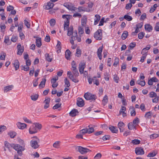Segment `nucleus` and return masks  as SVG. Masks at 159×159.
<instances>
[{"label": "nucleus", "instance_id": "nucleus-1", "mask_svg": "<svg viewBox=\"0 0 159 159\" xmlns=\"http://www.w3.org/2000/svg\"><path fill=\"white\" fill-rule=\"evenodd\" d=\"M72 72L70 71H68L67 72V75L68 78L73 82L76 83L79 82V80L77 77L79 75V73L77 68L71 69Z\"/></svg>", "mask_w": 159, "mask_h": 159}, {"label": "nucleus", "instance_id": "nucleus-2", "mask_svg": "<svg viewBox=\"0 0 159 159\" xmlns=\"http://www.w3.org/2000/svg\"><path fill=\"white\" fill-rule=\"evenodd\" d=\"M12 145V148L17 151V153L20 156L22 155V152L25 150L24 147L20 146L19 144L13 143Z\"/></svg>", "mask_w": 159, "mask_h": 159}, {"label": "nucleus", "instance_id": "nucleus-3", "mask_svg": "<svg viewBox=\"0 0 159 159\" xmlns=\"http://www.w3.org/2000/svg\"><path fill=\"white\" fill-rule=\"evenodd\" d=\"M33 138L30 142V145L34 149H36L39 147L38 143L40 141L39 139L36 136L34 137Z\"/></svg>", "mask_w": 159, "mask_h": 159}, {"label": "nucleus", "instance_id": "nucleus-4", "mask_svg": "<svg viewBox=\"0 0 159 159\" xmlns=\"http://www.w3.org/2000/svg\"><path fill=\"white\" fill-rule=\"evenodd\" d=\"M71 16L69 15H63L62 16V17L63 19H66V20L65 21V23L64 25V30H68V27L69 24V20Z\"/></svg>", "mask_w": 159, "mask_h": 159}, {"label": "nucleus", "instance_id": "nucleus-5", "mask_svg": "<svg viewBox=\"0 0 159 159\" xmlns=\"http://www.w3.org/2000/svg\"><path fill=\"white\" fill-rule=\"evenodd\" d=\"M84 97L87 100H91L92 101H94L97 98V97L95 95L87 93H85L84 95Z\"/></svg>", "mask_w": 159, "mask_h": 159}, {"label": "nucleus", "instance_id": "nucleus-6", "mask_svg": "<svg viewBox=\"0 0 159 159\" xmlns=\"http://www.w3.org/2000/svg\"><path fill=\"white\" fill-rule=\"evenodd\" d=\"M94 38L97 40H100L102 38V31L101 29L97 30L94 34Z\"/></svg>", "mask_w": 159, "mask_h": 159}, {"label": "nucleus", "instance_id": "nucleus-7", "mask_svg": "<svg viewBox=\"0 0 159 159\" xmlns=\"http://www.w3.org/2000/svg\"><path fill=\"white\" fill-rule=\"evenodd\" d=\"M76 149H77L78 151L82 154H85L87 152L90 151L89 149L87 148L81 146H77Z\"/></svg>", "mask_w": 159, "mask_h": 159}, {"label": "nucleus", "instance_id": "nucleus-8", "mask_svg": "<svg viewBox=\"0 0 159 159\" xmlns=\"http://www.w3.org/2000/svg\"><path fill=\"white\" fill-rule=\"evenodd\" d=\"M38 132V130L37 128H35V126L33 124L30 126L29 129V132L30 134H33L36 133Z\"/></svg>", "mask_w": 159, "mask_h": 159}, {"label": "nucleus", "instance_id": "nucleus-9", "mask_svg": "<svg viewBox=\"0 0 159 159\" xmlns=\"http://www.w3.org/2000/svg\"><path fill=\"white\" fill-rule=\"evenodd\" d=\"M58 77L56 75L54 78L51 80V83L52 84V87L53 88H56L58 84L56 83V81L58 80Z\"/></svg>", "mask_w": 159, "mask_h": 159}, {"label": "nucleus", "instance_id": "nucleus-10", "mask_svg": "<svg viewBox=\"0 0 159 159\" xmlns=\"http://www.w3.org/2000/svg\"><path fill=\"white\" fill-rule=\"evenodd\" d=\"M18 51L17 54L19 55H21L24 52V48L23 47H21L20 43L18 44L17 46Z\"/></svg>", "mask_w": 159, "mask_h": 159}, {"label": "nucleus", "instance_id": "nucleus-11", "mask_svg": "<svg viewBox=\"0 0 159 159\" xmlns=\"http://www.w3.org/2000/svg\"><path fill=\"white\" fill-rule=\"evenodd\" d=\"M85 64L84 62L80 63L79 65V71L81 74L83 73L84 69L85 67Z\"/></svg>", "mask_w": 159, "mask_h": 159}, {"label": "nucleus", "instance_id": "nucleus-12", "mask_svg": "<svg viewBox=\"0 0 159 159\" xmlns=\"http://www.w3.org/2000/svg\"><path fill=\"white\" fill-rule=\"evenodd\" d=\"M135 153L137 155H143L144 153V151L142 148H136L135 149Z\"/></svg>", "mask_w": 159, "mask_h": 159}, {"label": "nucleus", "instance_id": "nucleus-13", "mask_svg": "<svg viewBox=\"0 0 159 159\" xmlns=\"http://www.w3.org/2000/svg\"><path fill=\"white\" fill-rule=\"evenodd\" d=\"M63 5L68 9L71 11H75L77 9V8L76 7H75L70 5L67 3H64Z\"/></svg>", "mask_w": 159, "mask_h": 159}, {"label": "nucleus", "instance_id": "nucleus-14", "mask_svg": "<svg viewBox=\"0 0 159 159\" xmlns=\"http://www.w3.org/2000/svg\"><path fill=\"white\" fill-rule=\"evenodd\" d=\"M77 105L79 107H82L84 104L83 99L81 98H78L77 101Z\"/></svg>", "mask_w": 159, "mask_h": 159}, {"label": "nucleus", "instance_id": "nucleus-15", "mask_svg": "<svg viewBox=\"0 0 159 159\" xmlns=\"http://www.w3.org/2000/svg\"><path fill=\"white\" fill-rule=\"evenodd\" d=\"M16 125L18 128L21 129H25L26 127L27 126V125L25 124L21 123L20 122H18L16 123Z\"/></svg>", "mask_w": 159, "mask_h": 159}, {"label": "nucleus", "instance_id": "nucleus-16", "mask_svg": "<svg viewBox=\"0 0 159 159\" xmlns=\"http://www.w3.org/2000/svg\"><path fill=\"white\" fill-rule=\"evenodd\" d=\"M50 99L49 98H46L45 100L43 101V102L45 104L44 106V108L45 109H47L49 107Z\"/></svg>", "mask_w": 159, "mask_h": 159}, {"label": "nucleus", "instance_id": "nucleus-17", "mask_svg": "<svg viewBox=\"0 0 159 159\" xmlns=\"http://www.w3.org/2000/svg\"><path fill=\"white\" fill-rule=\"evenodd\" d=\"M14 86L11 85L7 86H6L4 88V93H7L8 92L11 90L13 88Z\"/></svg>", "mask_w": 159, "mask_h": 159}, {"label": "nucleus", "instance_id": "nucleus-18", "mask_svg": "<svg viewBox=\"0 0 159 159\" xmlns=\"http://www.w3.org/2000/svg\"><path fill=\"white\" fill-rule=\"evenodd\" d=\"M78 9L80 12L81 11H87L89 12L90 11V10L89 9H88L87 8H85L83 7L80 6L78 7Z\"/></svg>", "mask_w": 159, "mask_h": 159}, {"label": "nucleus", "instance_id": "nucleus-19", "mask_svg": "<svg viewBox=\"0 0 159 159\" xmlns=\"http://www.w3.org/2000/svg\"><path fill=\"white\" fill-rule=\"evenodd\" d=\"M78 111L77 109H73L70 112V115L72 117L75 116L76 115V113H78Z\"/></svg>", "mask_w": 159, "mask_h": 159}, {"label": "nucleus", "instance_id": "nucleus-20", "mask_svg": "<svg viewBox=\"0 0 159 159\" xmlns=\"http://www.w3.org/2000/svg\"><path fill=\"white\" fill-rule=\"evenodd\" d=\"M109 128L112 133H117L118 132V129L117 128L114 126H110Z\"/></svg>", "mask_w": 159, "mask_h": 159}, {"label": "nucleus", "instance_id": "nucleus-21", "mask_svg": "<svg viewBox=\"0 0 159 159\" xmlns=\"http://www.w3.org/2000/svg\"><path fill=\"white\" fill-rule=\"evenodd\" d=\"M46 81V79L45 78H44L42 79V80L39 85V88H43L44 87Z\"/></svg>", "mask_w": 159, "mask_h": 159}, {"label": "nucleus", "instance_id": "nucleus-22", "mask_svg": "<svg viewBox=\"0 0 159 159\" xmlns=\"http://www.w3.org/2000/svg\"><path fill=\"white\" fill-rule=\"evenodd\" d=\"M100 16L98 15H96L95 16L94 18V25H97L100 19Z\"/></svg>", "mask_w": 159, "mask_h": 159}, {"label": "nucleus", "instance_id": "nucleus-23", "mask_svg": "<svg viewBox=\"0 0 159 159\" xmlns=\"http://www.w3.org/2000/svg\"><path fill=\"white\" fill-rule=\"evenodd\" d=\"M13 64L15 67V70H17L19 69V63L18 60H15Z\"/></svg>", "mask_w": 159, "mask_h": 159}, {"label": "nucleus", "instance_id": "nucleus-24", "mask_svg": "<svg viewBox=\"0 0 159 159\" xmlns=\"http://www.w3.org/2000/svg\"><path fill=\"white\" fill-rule=\"evenodd\" d=\"M54 6V4L51 2H49L47 3V5L46 6L45 9L48 10L52 8Z\"/></svg>", "mask_w": 159, "mask_h": 159}, {"label": "nucleus", "instance_id": "nucleus-25", "mask_svg": "<svg viewBox=\"0 0 159 159\" xmlns=\"http://www.w3.org/2000/svg\"><path fill=\"white\" fill-rule=\"evenodd\" d=\"M73 28L72 26H70L68 30V32L67 35L68 36H70L73 34Z\"/></svg>", "mask_w": 159, "mask_h": 159}, {"label": "nucleus", "instance_id": "nucleus-26", "mask_svg": "<svg viewBox=\"0 0 159 159\" xmlns=\"http://www.w3.org/2000/svg\"><path fill=\"white\" fill-rule=\"evenodd\" d=\"M41 41V38H39L36 39V45L38 48H40L42 45Z\"/></svg>", "mask_w": 159, "mask_h": 159}, {"label": "nucleus", "instance_id": "nucleus-27", "mask_svg": "<svg viewBox=\"0 0 159 159\" xmlns=\"http://www.w3.org/2000/svg\"><path fill=\"white\" fill-rule=\"evenodd\" d=\"M89 129L87 128V131L88 133L90 134L93 133L94 131V128L91 125H89L88 126Z\"/></svg>", "mask_w": 159, "mask_h": 159}, {"label": "nucleus", "instance_id": "nucleus-28", "mask_svg": "<svg viewBox=\"0 0 159 159\" xmlns=\"http://www.w3.org/2000/svg\"><path fill=\"white\" fill-rule=\"evenodd\" d=\"M128 35V31H124L121 35V38L123 40H124L126 39Z\"/></svg>", "mask_w": 159, "mask_h": 159}, {"label": "nucleus", "instance_id": "nucleus-29", "mask_svg": "<svg viewBox=\"0 0 159 159\" xmlns=\"http://www.w3.org/2000/svg\"><path fill=\"white\" fill-rule=\"evenodd\" d=\"M145 28L148 31L150 32L152 30V27L151 25L149 24L145 25Z\"/></svg>", "mask_w": 159, "mask_h": 159}, {"label": "nucleus", "instance_id": "nucleus-30", "mask_svg": "<svg viewBox=\"0 0 159 159\" xmlns=\"http://www.w3.org/2000/svg\"><path fill=\"white\" fill-rule=\"evenodd\" d=\"M61 42L59 41H57V43L56 46V48L57 49V51L58 52L59 51L60 52L61 51Z\"/></svg>", "mask_w": 159, "mask_h": 159}, {"label": "nucleus", "instance_id": "nucleus-31", "mask_svg": "<svg viewBox=\"0 0 159 159\" xmlns=\"http://www.w3.org/2000/svg\"><path fill=\"white\" fill-rule=\"evenodd\" d=\"M8 134L10 136L11 138H14L16 135V133L14 131H11L8 133Z\"/></svg>", "mask_w": 159, "mask_h": 159}, {"label": "nucleus", "instance_id": "nucleus-32", "mask_svg": "<svg viewBox=\"0 0 159 159\" xmlns=\"http://www.w3.org/2000/svg\"><path fill=\"white\" fill-rule=\"evenodd\" d=\"M108 102V98L107 95H106L104 97L103 99L102 100V104L104 106Z\"/></svg>", "mask_w": 159, "mask_h": 159}, {"label": "nucleus", "instance_id": "nucleus-33", "mask_svg": "<svg viewBox=\"0 0 159 159\" xmlns=\"http://www.w3.org/2000/svg\"><path fill=\"white\" fill-rule=\"evenodd\" d=\"M4 42L7 44L8 45H10L11 43L10 42L9 37L8 36H6L5 37Z\"/></svg>", "mask_w": 159, "mask_h": 159}, {"label": "nucleus", "instance_id": "nucleus-34", "mask_svg": "<svg viewBox=\"0 0 159 159\" xmlns=\"http://www.w3.org/2000/svg\"><path fill=\"white\" fill-rule=\"evenodd\" d=\"M33 125L35 126V128L38 129H40L42 127V125L39 123H34Z\"/></svg>", "mask_w": 159, "mask_h": 159}, {"label": "nucleus", "instance_id": "nucleus-35", "mask_svg": "<svg viewBox=\"0 0 159 159\" xmlns=\"http://www.w3.org/2000/svg\"><path fill=\"white\" fill-rule=\"evenodd\" d=\"M128 128L129 130H132L134 129H135L136 125H134L132 123H129L128 125Z\"/></svg>", "mask_w": 159, "mask_h": 159}, {"label": "nucleus", "instance_id": "nucleus-36", "mask_svg": "<svg viewBox=\"0 0 159 159\" xmlns=\"http://www.w3.org/2000/svg\"><path fill=\"white\" fill-rule=\"evenodd\" d=\"M13 143L10 144L8 143L7 141H5L4 142V145L5 147L7 148L8 149H9L11 147L12 148V144Z\"/></svg>", "mask_w": 159, "mask_h": 159}, {"label": "nucleus", "instance_id": "nucleus-37", "mask_svg": "<svg viewBox=\"0 0 159 159\" xmlns=\"http://www.w3.org/2000/svg\"><path fill=\"white\" fill-rule=\"evenodd\" d=\"M93 82L94 84L96 85H98L99 84V81L98 80L97 77L96 76L94 77L93 78Z\"/></svg>", "mask_w": 159, "mask_h": 159}, {"label": "nucleus", "instance_id": "nucleus-38", "mask_svg": "<svg viewBox=\"0 0 159 159\" xmlns=\"http://www.w3.org/2000/svg\"><path fill=\"white\" fill-rule=\"evenodd\" d=\"M157 153V152L155 151H153L152 152L149 153L147 155V157H151L155 156Z\"/></svg>", "mask_w": 159, "mask_h": 159}, {"label": "nucleus", "instance_id": "nucleus-39", "mask_svg": "<svg viewBox=\"0 0 159 159\" xmlns=\"http://www.w3.org/2000/svg\"><path fill=\"white\" fill-rule=\"evenodd\" d=\"M71 52L70 51L67 49L65 52V57L67 59H68L70 56Z\"/></svg>", "mask_w": 159, "mask_h": 159}, {"label": "nucleus", "instance_id": "nucleus-40", "mask_svg": "<svg viewBox=\"0 0 159 159\" xmlns=\"http://www.w3.org/2000/svg\"><path fill=\"white\" fill-rule=\"evenodd\" d=\"M60 141H56L53 144V146L55 148H58L60 147Z\"/></svg>", "mask_w": 159, "mask_h": 159}, {"label": "nucleus", "instance_id": "nucleus-41", "mask_svg": "<svg viewBox=\"0 0 159 159\" xmlns=\"http://www.w3.org/2000/svg\"><path fill=\"white\" fill-rule=\"evenodd\" d=\"M39 95L38 94H34L31 96V99L34 101H36L38 98Z\"/></svg>", "mask_w": 159, "mask_h": 159}, {"label": "nucleus", "instance_id": "nucleus-42", "mask_svg": "<svg viewBox=\"0 0 159 159\" xmlns=\"http://www.w3.org/2000/svg\"><path fill=\"white\" fill-rule=\"evenodd\" d=\"M123 18H125V19L126 20L128 21H131L133 19V18L131 16L127 15H125L123 16Z\"/></svg>", "mask_w": 159, "mask_h": 159}, {"label": "nucleus", "instance_id": "nucleus-43", "mask_svg": "<svg viewBox=\"0 0 159 159\" xmlns=\"http://www.w3.org/2000/svg\"><path fill=\"white\" fill-rule=\"evenodd\" d=\"M136 83L142 86H144L145 84V82L144 80L143 81H141L140 80H138Z\"/></svg>", "mask_w": 159, "mask_h": 159}, {"label": "nucleus", "instance_id": "nucleus-44", "mask_svg": "<svg viewBox=\"0 0 159 159\" xmlns=\"http://www.w3.org/2000/svg\"><path fill=\"white\" fill-rule=\"evenodd\" d=\"M139 123V120L138 117L135 118L133 120V124L135 125H136Z\"/></svg>", "mask_w": 159, "mask_h": 159}, {"label": "nucleus", "instance_id": "nucleus-45", "mask_svg": "<svg viewBox=\"0 0 159 159\" xmlns=\"http://www.w3.org/2000/svg\"><path fill=\"white\" fill-rule=\"evenodd\" d=\"M45 57L46 60L47 61L51 62L52 60V58L51 56L49 55L47 53L45 54Z\"/></svg>", "mask_w": 159, "mask_h": 159}, {"label": "nucleus", "instance_id": "nucleus-46", "mask_svg": "<svg viewBox=\"0 0 159 159\" xmlns=\"http://www.w3.org/2000/svg\"><path fill=\"white\" fill-rule=\"evenodd\" d=\"M130 114L132 116H135L136 115V112L134 108L133 107L130 109Z\"/></svg>", "mask_w": 159, "mask_h": 159}, {"label": "nucleus", "instance_id": "nucleus-47", "mask_svg": "<svg viewBox=\"0 0 159 159\" xmlns=\"http://www.w3.org/2000/svg\"><path fill=\"white\" fill-rule=\"evenodd\" d=\"M87 130V128H86L81 129L79 131V132L80 134L83 135L86 133H88V131Z\"/></svg>", "mask_w": 159, "mask_h": 159}, {"label": "nucleus", "instance_id": "nucleus-48", "mask_svg": "<svg viewBox=\"0 0 159 159\" xmlns=\"http://www.w3.org/2000/svg\"><path fill=\"white\" fill-rule=\"evenodd\" d=\"M6 54L3 52H2L1 53V54L0 57V59L1 60H5L6 57Z\"/></svg>", "mask_w": 159, "mask_h": 159}, {"label": "nucleus", "instance_id": "nucleus-49", "mask_svg": "<svg viewBox=\"0 0 159 159\" xmlns=\"http://www.w3.org/2000/svg\"><path fill=\"white\" fill-rule=\"evenodd\" d=\"M65 84L66 85V87H69L70 86V84L69 80L67 79V78H66L64 80Z\"/></svg>", "mask_w": 159, "mask_h": 159}, {"label": "nucleus", "instance_id": "nucleus-50", "mask_svg": "<svg viewBox=\"0 0 159 159\" xmlns=\"http://www.w3.org/2000/svg\"><path fill=\"white\" fill-rule=\"evenodd\" d=\"M26 65V66H21V67L22 68L21 70H24L25 71H27L29 70L30 68L29 66Z\"/></svg>", "mask_w": 159, "mask_h": 159}, {"label": "nucleus", "instance_id": "nucleus-51", "mask_svg": "<svg viewBox=\"0 0 159 159\" xmlns=\"http://www.w3.org/2000/svg\"><path fill=\"white\" fill-rule=\"evenodd\" d=\"M159 136V135L156 134H154L150 135V137L151 139H154L158 137Z\"/></svg>", "mask_w": 159, "mask_h": 159}, {"label": "nucleus", "instance_id": "nucleus-52", "mask_svg": "<svg viewBox=\"0 0 159 159\" xmlns=\"http://www.w3.org/2000/svg\"><path fill=\"white\" fill-rule=\"evenodd\" d=\"M131 143L137 145L140 143V141L138 139H134L132 141Z\"/></svg>", "mask_w": 159, "mask_h": 159}, {"label": "nucleus", "instance_id": "nucleus-53", "mask_svg": "<svg viewBox=\"0 0 159 159\" xmlns=\"http://www.w3.org/2000/svg\"><path fill=\"white\" fill-rule=\"evenodd\" d=\"M136 46V43L134 42L131 43L129 46V48L130 49H133Z\"/></svg>", "mask_w": 159, "mask_h": 159}, {"label": "nucleus", "instance_id": "nucleus-54", "mask_svg": "<svg viewBox=\"0 0 159 159\" xmlns=\"http://www.w3.org/2000/svg\"><path fill=\"white\" fill-rule=\"evenodd\" d=\"M49 23L51 26H53L55 24L56 21L55 20L53 19H51L49 21Z\"/></svg>", "mask_w": 159, "mask_h": 159}, {"label": "nucleus", "instance_id": "nucleus-55", "mask_svg": "<svg viewBox=\"0 0 159 159\" xmlns=\"http://www.w3.org/2000/svg\"><path fill=\"white\" fill-rule=\"evenodd\" d=\"M149 95L150 97L151 98H153L154 97H156L157 96L156 93L153 92H151L150 93Z\"/></svg>", "mask_w": 159, "mask_h": 159}, {"label": "nucleus", "instance_id": "nucleus-56", "mask_svg": "<svg viewBox=\"0 0 159 159\" xmlns=\"http://www.w3.org/2000/svg\"><path fill=\"white\" fill-rule=\"evenodd\" d=\"M61 103H57L52 108L54 110L57 109L61 107Z\"/></svg>", "mask_w": 159, "mask_h": 159}, {"label": "nucleus", "instance_id": "nucleus-57", "mask_svg": "<svg viewBox=\"0 0 159 159\" xmlns=\"http://www.w3.org/2000/svg\"><path fill=\"white\" fill-rule=\"evenodd\" d=\"M103 47H100L98 50L97 51V55H102V51Z\"/></svg>", "mask_w": 159, "mask_h": 159}, {"label": "nucleus", "instance_id": "nucleus-58", "mask_svg": "<svg viewBox=\"0 0 159 159\" xmlns=\"http://www.w3.org/2000/svg\"><path fill=\"white\" fill-rule=\"evenodd\" d=\"M145 34L143 32H140L138 34V37L139 39H142L144 36Z\"/></svg>", "mask_w": 159, "mask_h": 159}, {"label": "nucleus", "instance_id": "nucleus-59", "mask_svg": "<svg viewBox=\"0 0 159 159\" xmlns=\"http://www.w3.org/2000/svg\"><path fill=\"white\" fill-rule=\"evenodd\" d=\"M102 154L100 153H97L96 156L94 157V159H99L102 157Z\"/></svg>", "mask_w": 159, "mask_h": 159}, {"label": "nucleus", "instance_id": "nucleus-60", "mask_svg": "<svg viewBox=\"0 0 159 159\" xmlns=\"http://www.w3.org/2000/svg\"><path fill=\"white\" fill-rule=\"evenodd\" d=\"M104 78L105 80L108 81L109 79V76L107 72H105L104 74Z\"/></svg>", "mask_w": 159, "mask_h": 159}, {"label": "nucleus", "instance_id": "nucleus-61", "mask_svg": "<svg viewBox=\"0 0 159 159\" xmlns=\"http://www.w3.org/2000/svg\"><path fill=\"white\" fill-rule=\"evenodd\" d=\"M6 129V127L4 125L0 126V134L4 131Z\"/></svg>", "mask_w": 159, "mask_h": 159}, {"label": "nucleus", "instance_id": "nucleus-62", "mask_svg": "<svg viewBox=\"0 0 159 159\" xmlns=\"http://www.w3.org/2000/svg\"><path fill=\"white\" fill-rule=\"evenodd\" d=\"M132 5L131 3H129L126 4L125 8L126 10H129L131 9Z\"/></svg>", "mask_w": 159, "mask_h": 159}, {"label": "nucleus", "instance_id": "nucleus-63", "mask_svg": "<svg viewBox=\"0 0 159 159\" xmlns=\"http://www.w3.org/2000/svg\"><path fill=\"white\" fill-rule=\"evenodd\" d=\"M81 54V50L78 48L77 49L76 56L78 57H79L80 56Z\"/></svg>", "mask_w": 159, "mask_h": 159}, {"label": "nucleus", "instance_id": "nucleus-64", "mask_svg": "<svg viewBox=\"0 0 159 159\" xmlns=\"http://www.w3.org/2000/svg\"><path fill=\"white\" fill-rule=\"evenodd\" d=\"M154 29L157 31H159V22H158L156 23L154 27Z\"/></svg>", "mask_w": 159, "mask_h": 159}]
</instances>
